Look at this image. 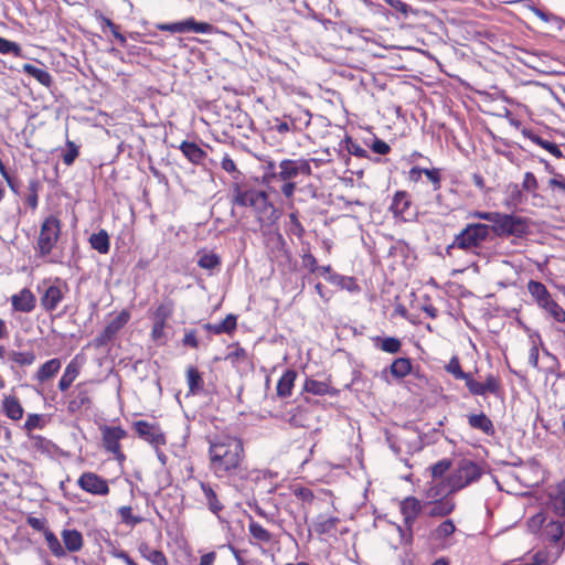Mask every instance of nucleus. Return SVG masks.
Wrapping results in <instances>:
<instances>
[{
  "label": "nucleus",
  "instance_id": "f257e3e1",
  "mask_svg": "<svg viewBox=\"0 0 565 565\" xmlns=\"http://www.w3.org/2000/svg\"><path fill=\"white\" fill-rule=\"evenodd\" d=\"M209 470L218 479L243 477L246 471V454L243 439L228 433L207 437Z\"/></svg>",
  "mask_w": 565,
  "mask_h": 565
},
{
  "label": "nucleus",
  "instance_id": "f03ea898",
  "mask_svg": "<svg viewBox=\"0 0 565 565\" xmlns=\"http://www.w3.org/2000/svg\"><path fill=\"white\" fill-rule=\"evenodd\" d=\"M539 526L537 537L544 548L532 556V565L553 564L565 550V522L563 518H550L545 512L532 516V526Z\"/></svg>",
  "mask_w": 565,
  "mask_h": 565
},
{
  "label": "nucleus",
  "instance_id": "7ed1b4c3",
  "mask_svg": "<svg viewBox=\"0 0 565 565\" xmlns=\"http://www.w3.org/2000/svg\"><path fill=\"white\" fill-rule=\"evenodd\" d=\"M232 203L242 207H252L259 228L274 225L281 215L265 191L245 184H233Z\"/></svg>",
  "mask_w": 565,
  "mask_h": 565
},
{
  "label": "nucleus",
  "instance_id": "20e7f679",
  "mask_svg": "<svg viewBox=\"0 0 565 565\" xmlns=\"http://www.w3.org/2000/svg\"><path fill=\"white\" fill-rule=\"evenodd\" d=\"M62 228L63 223L57 214H49L42 218L33 246L36 257L49 259L52 256L62 239Z\"/></svg>",
  "mask_w": 565,
  "mask_h": 565
},
{
  "label": "nucleus",
  "instance_id": "39448f33",
  "mask_svg": "<svg viewBox=\"0 0 565 565\" xmlns=\"http://www.w3.org/2000/svg\"><path fill=\"white\" fill-rule=\"evenodd\" d=\"M490 236V226L483 223H469L458 233L452 243L446 248V253L450 255L454 248L466 252L477 253L476 250L488 241Z\"/></svg>",
  "mask_w": 565,
  "mask_h": 565
},
{
  "label": "nucleus",
  "instance_id": "423d86ee",
  "mask_svg": "<svg viewBox=\"0 0 565 565\" xmlns=\"http://www.w3.org/2000/svg\"><path fill=\"white\" fill-rule=\"evenodd\" d=\"M532 498L551 509L558 518L565 516V480L555 484L532 487Z\"/></svg>",
  "mask_w": 565,
  "mask_h": 565
},
{
  "label": "nucleus",
  "instance_id": "0eeeda50",
  "mask_svg": "<svg viewBox=\"0 0 565 565\" xmlns=\"http://www.w3.org/2000/svg\"><path fill=\"white\" fill-rule=\"evenodd\" d=\"M175 310V302L170 297H164L151 310L150 318L152 321L150 337L151 340L159 344H164L167 334L166 329L169 327V321L172 319Z\"/></svg>",
  "mask_w": 565,
  "mask_h": 565
},
{
  "label": "nucleus",
  "instance_id": "6e6552de",
  "mask_svg": "<svg viewBox=\"0 0 565 565\" xmlns=\"http://www.w3.org/2000/svg\"><path fill=\"white\" fill-rule=\"evenodd\" d=\"M40 291V305L45 312L55 311L70 291L67 282L60 278H50L42 281Z\"/></svg>",
  "mask_w": 565,
  "mask_h": 565
},
{
  "label": "nucleus",
  "instance_id": "1a4fd4ad",
  "mask_svg": "<svg viewBox=\"0 0 565 565\" xmlns=\"http://www.w3.org/2000/svg\"><path fill=\"white\" fill-rule=\"evenodd\" d=\"M482 470L478 463L462 459L448 477V492H458L480 479Z\"/></svg>",
  "mask_w": 565,
  "mask_h": 565
},
{
  "label": "nucleus",
  "instance_id": "9d476101",
  "mask_svg": "<svg viewBox=\"0 0 565 565\" xmlns=\"http://www.w3.org/2000/svg\"><path fill=\"white\" fill-rule=\"evenodd\" d=\"M99 429L102 433L103 449L107 454H110L119 465H122L127 457L122 450L120 441L128 437V431L121 426L108 425H103Z\"/></svg>",
  "mask_w": 565,
  "mask_h": 565
},
{
  "label": "nucleus",
  "instance_id": "9b49d317",
  "mask_svg": "<svg viewBox=\"0 0 565 565\" xmlns=\"http://www.w3.org/2000/svg\"><path fill=\"white\" fill-rule=\"evenodd\" d=\"M247 531L249 544L258 548L263 554L274 551L279 544V536L267 530L263 524L254 520L253 516H248Z\"/></svg>",
  "mask_w": 565,
  "mask_h": 565
},
{
  "label": "nucleus",
  "instance_id": "f8f14e48",
  "mask_svg": "<svg viewBox=\"0 0 565 565\" xmlns=\"http://www.w3.org/2000/svg\"><path fill=\"white\" fill-rule=\"evenodd\" d=\"M489 226L490 232L492 231L498 236H521L527 231V222L524 218L499 212H495Z\"/></svg>",
  "mask_w": 565,
  "mask_h": 565
},
{
  "label": "nucleus",
  "instance_id": "ddd939ff",
  "mask_svg": "<svg viewBox=\"0 0 565 565\" xmlns=\"http://www.w3.org/2000/svg\"><path fill=\"white\" fill-rule=\"evenodd\" d=\"M532 297L546 316L557 322L565 321V310L553 299L542 282L532 280Z\"/></svg>",
  "mask_w": 565,
  "mask_h": 565
},
{
  "label": "nucleus",
  "instance_id": "4468645a",
  "mask_svg": "<svg viewBox=\"0 0 565 565\" xmlns=\"http://www.w3.org/2000/svg\"><path fill=\"white\" fill-rule=\"evenodd\" d=\"M132 429L138 438L149 444L158 450L167 444V437L159 423H150L148 420H135Z\"/></svg>",
  "mask_w": 565,
  "mask_h": 565
},
{
  "label": "nucleus",
  "instance_id": "2eb2a0df",
  "mask_svg": "<svg viewBox=\"0 0 565 565\" xmlns=\"http://www.w3.org/2000/svg\"><path fill=\"white\" fill-rule=\"evenodd\" d=\"M310 177L312 174L310 161L308 159H284L279 162V171L269 175L273 180L288 181L298 175Z\"/></svg>",
  "mask_w": 565,
  "mask_h": 565
},
{
  "label": "nucleus",
  "instance_id": "dca6fc26",
  "mask_svg": "<svg viewBox=\"0 0 565 565\" xmlns=\"http://www.w3.org/2000/svg\"><path fill=\"white\" fill-rule=\"evenodd\" d=\"M92 381H83L75 385L70 394L67 402V412L72 415L88 411L93 405V392L88 387Z\"/></svg>",
  "mask_w": 565,
  "mask_h": 565
},
{
  "label": "nucleus",
  "instance_id": "f3484780",
  "mask_svg": "<svg viewBox=\"0 0 565 565\" xmlns=\"http://www.w3.org/2000/svg\"><path fill=\"white\" fill-rule=\"evenodd\" d=\"M388 210L392 212L394 218L403 222H409L416 216L412 196L405 190H399L394 193Z\"/></svg>",
  "mask_w": 565,
  "mask_h": 565
},
{
  "label": "nucleus",
  "instance_id": "a211bd4d",
  "mask_svg": "<svg viewBox=\"0 0 565 565\" xmlns=\"http://www.w3.org/2000/svg\"><path fill=\"white\" fill-rule=\"evenodd\" d=\"M129 320V311L121 310L115 318L107 322L104 330L93 340L94 348L99 349L107 345L116 338Z\"/></svg>",
  "mask_w": 565,
  "mask_h": 565
},
{
  "label": "nucleus",
  "instance_id": "6ab92c4d",
  "mask_svg": "<svg viewBox=\"0 0 565 565\" xmlns=\"http://www.w3.org/2000/svg\"><path fill=\"white\" fill-rule=\"evenodd\" d=\"M77 486L85 492L106 497L110 492L108 481L96 472L85 471L77 479Z\"/></svg>",
  "mask_w": 565,
  "mask_h": 565
},
{
  "label": "nucleus",
  "instance_id": "aec40b11",
  "mask_svg": "<svg viewBox=\"0 0 565 565\" xmlns=\"http://www.w3.org/2000/svg\"><path fill=\"white\" fill-rule=\"evenodd\" d=\"M156 28L159 31H167L171 33H211L213 25L207 22H198L194 18H189L184 21L173 23H157Z\"/></svg>",
  "mask_w": 565,
  "mask_h": 565
},
{
  "label": "nucleus",
  "instance_id": "412c9836",
  "mask_svg": "<svg viewBox=\"0 0 565 565\" xmlns=\"http://www.w3.org/2000/svg\"><path fill=\"white\" fill-rule=\"evenodd\" d=\"M465 384L469 393L473 396H486L487 394L498 395L501 392L500 379L493 374H488L484 382H478L470 374Z\"/></svg>",
  "mask_w": 565,
  "mask_h": 565
},
{
  "label": "nucleus",
  "instance_id": "4be33fe9",
  "mask_svg": "<svg viewBox=\"0 0 565 565\" xmlns=\"http://www.w3.org/2000/svg\"><path fill=\"white\" fill-rule=\"evenodd\" d=\"M424 507L425 504L414 495H408L399 501V512L403 516V524L407 531L412 532Z\"/></svg>",
  "mask_w": 565,
  "mask_h": 565
},
{
  "label": "nucleus",
  "instance_id": "5701e85b",
  "mask_svg": "<svg viewBox=\"0 0 565 565\" xmlns=\"http://www.w3.org/2000/svg\"><path fill=\"white\" fill-rule=\"evenodd\" d=\"M200 488L207 510L215 516L220 518L221 512L225 508L223 497L220 492V487L217 484L202 481L200 482Z\"/></svg>",
  "mask_w": 565,
  "mask_h": 565
},
{
  "label": "nucleus",
  "instance_id": "b1692460",
  "mask_svg": "<svg viewBox=\"0 0 565 565\" xmlns=\"http://www.w3.org/2000/svg\"><path fill=\"white\" fill-rule=\"evenodd\" d=\"M457 532V526L451 519L440 522L431 532L430 539L440 548H448L454 544L452 536Z\"/></svg>",
  "mask_w": 565,
  "mask_h": 565
},
{
  "label": "nucleus",
  "instance_id": "393cba45",
  "mask_svg": "<svg viewBox=\"0 0 565 565\" xmlns=\"http://www.w3.org/2000/svg\"><path fill=\"white\" fill-rule=\"evenodd\" d=\"M425 174L428 181L433 185L434 191H439L441 189V169L439 168H420V167H413L409 169L407 173V180L411 183H418L422 180V175Z\"/></svg>",
  "mask_w": 565,
  "mask_h": 565
},
{
  "label": "nucleus",
  "instance_id": "a878e982",
  "mask_svg": "<svg viewBox=\"0 0 565 565\" xmlns=\"http://www.w3.org/2000/svg\"><path fill=\"white\" fill-rule=\"evenodd\" d=\"M11 307L14 312L30 313L36 307V297L31 289L24 287L10 297Z\"/></svg>",
  "mask_w": 565,
  "mask_h": 565
},
{
  "label": "nucleus",
  "instance_id": "bb28decb",
  "mask_svg": "<svg viewBox=\"0 0 565 565\" xmlns=\"http://www.w3.org/2000/svg\"><path fill=\"white\" fill-rule=\"evenodd\" d=\"M284 118L288 119L291 132L296 134L303 131L310 126L312 115L306 108H297L295 111L284 115Z\"/></svg>",
  "mask_w": 565,
  "mask_h": 565
},
{
  "label": "nucleus",
  "instance_id": "cd10ccee",
  "mask_svg": "<svg viewBox=\"0 0 565 565\" xmlns=\"http://www.w3.org/2000/svg\"><path fill=\"white\" fill-rule=\"evenodd\" d=\"M387 373L394 380L401 381L413 373V363L409 358H397L393 360L391 365L382 371V375L385 376Z\"/></svg>",
  "mask_w": 565,
  "mask_h": 565
},
{
  "label": "nucleus",
  "instance_id": "c85d7f7f",
  "mask_svg": "<svg viewBox=\"0 0 565 565\" xmlns=\"http://www.w3.org/2000/svg\"><path fill=\"white\" fill-rule=\"evenodd\" d=\"M425 505L430 507L428 511L430 518H446L455 511L457 503L454 498L447 497L426 502Z\"/></svg>",
  "mask_w": 565,
  "mask_h": 565
},
{
  "label": "nucleus",
  "instance_id": "c756f323",
  "mask_svg": "<svg viewBox=\"0 0 565 565\" xmlns=\"http://www.w3.org/2000/svg\"><path fill=\"white\" fill-rule=\"evenodd\" d=\"M65 554L79 552L84 546L83 534L76 529H64L61 532Z\"/></svg>",
  "mask_w": 565,
  "mask_h": 565
},
{
  "label": "nucleus",
  "instance_id": "7c9ffc66",
  "mask_svg": "<svg viewBox=\"0 0 565 565\" xmlns=\"http://www.w3.org/2000/svg\"><path fill=\"white\" fill-rule=\"evenodd\" d=\"M180 151L182 154L192 163L195 166L203 164L206 152L194 141H188L183 140L181 145L179 146Z\"/></svg>",
  "mask_w": 565,
  "mask_h": 565
},
{
  "label": "nucleus",
  "instance_id": "2f4dec72",
  "mask_svg": "<svg viewBox=\"0 0 565 565\" xmlns=\"http://www.w3.org/2000/svg\"><path fill=\"white\" fill-rule=\"evenodd\" d=\"M468 425L475 430H479L487 436H494L495 428L492 420L484 414H469L467 416Z\"/></svg>",
  "mask_w": 565,
  "mask_h": 565
},
{
  "label": "nucleus",
  "instance_id": "473e14b6",
  "mask_svg": "<svg viewBox=\"0 0 565 565\" xmlns=\"http://www.w3.org/2000/svg\"><path fill=\"white\" fill-rule=\"evenodd\" d=\"M297 376V372L292 369H288L282 373L276 385V394L279 398L291 396Z\"/></svg>",
  "mask_w": 565,
  "mask_h": 565
},
{
  "label": "nucleus",
  "instance_id": "72a5a7b5",
  "mask_svg": "<svg viewBox=\"0 0 565 565\" xmlns=\"http://www.w3.org/2000/svg\"><path fill=\"white\" fill-rule=\"evenodd\" d=\"M81 366L82 365L78 362L77 356L70 361L57 384V387L61 392H66L72 386V384L81 373Z\"/></svg>",
  "mask_w": 565,
  "mask_h": 565
},
{
  "label": "nucleus",
  "instance_id": "f704fd0d",
  "mask_svg": "<svg viewBox=\"0 0 565 565\" xmlns=\"http://www.w3.org/2000/svg\"><path fill=\"white\" fill-rule=\"evenodd\" d=\"M3 414L11 420L18 422L22 419L24 409L15 395L4 396L1 403Z\"/></svg>",
  "mask_w": 565,
  "mask_h": 565
},
{
  "label": "nucleus",
  "instance_id": "c9c22d12",
  "mask_svg": "<svg viewBox=\"0 0 565 565\" xmlns=\"http://www.w3.org/2000/svg\"><path fill=\"white\" fill-rule=\"evenodd\" d=\"M228 352L225 355V360L228 361L232 366L239 367L249 363V355L245 348L238 342L231 343L227 347Z\"/></svg>",
  "mask_w": 565,
  "mask_h": 565
},
{
  "label": "nucleus",
  "instance_id": "e433bc0d",
  "mask_svg": "<svg viewBox=\"0 0 565 565\" xmlns=\"http://www.w3.org/2000/svg\"><path fill=\"white\" fill-rule=\"evenodd\" d=\"M371 341L375 349L388 354H396L402 350V341L396 337L375 335Z\"/></svg>",
  "mask_w": 565,
  "mask_h": 565
},
{
  "label": "nucleus",
  "instance_id": "4c0bfd02",
  "mask_svg": "<svg viewBox=\"0 0 565 565\" xmlns=\"http://www.w3.org/2000/svg\"><path fill=\"white\" fill-rule=\"evenodd\" d=\"M189 395H199L204 391L202 373L194 365H189L185 371Z\"/></svg>",
  "mask_w": 565,
  "mask_h": 565
},
{
  "label": "nucleus",
  "instance_id": "58836bf2",
  "mask_svg": "<svg viewBox=\"0 0 565 565\" xmlns=\"http://www.w3.org/2000/svg\"><path fill=\"white\" fill-rule=\"evenodd\" d=\"M310 412L308 407L298 405L289 412L288 424L295 428H307L310 426Z\"/></svg>",
  "mask_w": 565,
  "mask_h": 565
},
{
  "label": "nucleus",
  "instance_id": "ea45409f",
  "mask_svg": "<svg viewBox=\"0 0 565 565\" xmlns=\"http://www.w3.org/2000/svg\"><path fill=\"white\" fill-rule=\"evenodd\" d=\"M343 150H347L349 154L354 156L356 158H367V151L356 142L351 136L345 135V137L340 141V150L339 154L349 161L350 158L342 153Z\"/></svg>",
  "mask_w": 565,
  "mask_h": 565
},
{
  "label": "nucleus",
  "instance_id": "a19ab883",
  "mask_svg": "<svg viewBox=\"0 0 565 565\" xmlns=\"http://www.w3.org/2000/svg\"><path fill=\"white\" fill-rule=\"evenodd\" d=\"M448 478L439 481H434L428 483L427 489L425 490L426 502L439 500L449 497L454 492H448Z\"/></svg>",
  "mask_w": 565,
  "mask_h": 565
},
{
  "label": "nucleus",
  "instance_id": "79ce46f5",
  "mask_svg": "<svg viewBox=\"0 0 565 565\" xmlns=\"http://www.w3.org/2000/svg\"><path fill=\"white\" fill-rule=\"evenodd\" d=\"M61 366V360L57 358H53L44 362L35 373L36 381L40 383L47 382L58 373Z\"/></svg>",
  "mask_w": 565,
  "mask_h": 565
},
{
  "label": "nucleus",
  "instance_id": "37998d69",
  "mask_svg": "<svg viewBox=\"0 0 565 565\" xmlns=\"http://www.w3.org/2000/svg\"><path fill=\"white\" fill-rule=\"evenodd\" d=\"M340 519L338 516H324L319 514L313 522V530L318 535L333 534L337 531Z\"/></svg>",
  "mask_w": 565,
  "mask_h": 565
},
{
  "label": "nucleus",
  "instance_id": "c03bdc74",
  "mask_svg": "<svg viewBox=\"0 0 565 565\" xmlns=\"http://www.w3.org/2000/svg\"><path fill=\"white\" fill-rule=\"evenodd\" d=\"M328 281L332 285L338 286L341 289H344L351 294H358L361 291V287L356 280V278L351 276H343L340 274H330L328 277Z\"/></svg>",
  "mask_w": 565,
  "mask_h": 565
},
{
  "label": "nucleus",
  "instance_id": "a18cd8bd",
  "mask_svg": "<svg viewBox=\"0 0 565 565\" xmlns=\"http://www.w3.org/2000/svg\"><path fill=\"white\" fill-rule=\"evenodd\" d=\"M22 71L45 87H51L53 84V78L45 68H40L33 64L25 63L22 65Z\"/></svg>",
  "mask_w": 565,
  "mask_h": 565
},
{
  "label": "nucleus",
  "instance_id": "49530a36",
  "mask_svg": "<svg viewBox=\"0 0 565 565\" xmlns=\"http://www.w3.org/2000/svg\"><path fill=\"white\" fill-rule=\"evenodd\" d=\"M90 247L99 254H107L110 249V238L106 230L102 228L89 237Z\"/></svg>",
  "mask_w": 565,
  "mask_h": 565
},
{
  "label": "nucleus",
  "instance_id": "de8ad7c7",
  "mask_svg": "<svg viewBox=\"0 0 565 565\" xmlns=\"http://www.w3.org/2000/svg\"><path fill=\"white\" fill-rule=\"evenodd\" d=\"M42 189V184L39 179L34 178L28 182V191L24 196V204L30 207L31 211H35L39 206V193Z\"/></svg>",
  "mask_w": 565,
  "mask_h": 565
},
{
  "label": "nucleus",
  "instance_id": "09e8293b",
  "mask_svg": "<svg viewBox=\"0 0 565 565\" xmlns=\"http://www.w3.org/2000/svg\"><path fill=\"white\" fill-rule=\"evenodd\" d=\"M532 12H534L535 15L545 25V28L541 31L542 33L547 34L552 30L559 29V19L555 14L534 7H532Z\"/></svg>",
  "mask_w": 565,
  "mask_h": 565
},
{
  "label": "nucleus",
  "instance_id": "8fccbe9b",
  "mask_svg": "<svg viewBox=\"0 0 565 565\" xmlns=\"http://www.w3.org/2000/svg\"><path fill=\"white\" fill-rule=\"evenodd\" d=\"M532 143H535L542 149L546 150L551 156H553L556 159H561L564 157L559 146L553 140L545 139L541 136L532 134Z\"/></svg>",
  "mask_w": 565,
  "mask_h": 565
},
{
  "label": "nucleus",
  "instance_id": "3c124183",
  "mask_svg": "<svg viewBox=\"0 0 565 565\" xmlns=\"http://www.w3.org/2000/svg\"><path fill=\"white\" fill-rule=\"evenodd\" d=\"M524 194L520 189L519 184H509L505 188V199L504 204L508 207H516L519 204L523 202Z\"/></svg>",
  "mask_w": 565,
  "mask_h": 565
},
{
  "label": "nucleus",
  "instance_id": "603ef678",
  "mask_svg": "<svg viewBox=\"0 0 565 565\" xmlns=\"http://www.w3.org/2000/svg\"><path fill=\"white\" fill-rule=\"evenodd\" d=\"M303 391L313 395H327L331 393L329 382L317 381L313 379H306L303 383Z\"/></svg>",
  "mask_w": 565,
  "mask_h": 565
},
{
  "label": "nucleus",
  "instance_id": "864d4df0",
  "mask_svg": "<svg viewBox=\"0 0 565 565\" xmlns=\"http://www.w3.org/2000/svg\"><path fill=\"white\" fill-rule=\"evenodd\" d=\"M43 535H44L47 548L50 550L52 555H54L55 557H64L65 548L61 544L58 537L51 530H45Z\"/></svg>",
  "mask_w": 565,
  "mask_h": 565
},
{
  "label": "nucleus",
  "instance_id": "5fc2aeb1",
  "mask_svg": "<svg viewBox=\"0 0 565 565\" xmlns=\"http://www.w3.org/2000/svg\"><path fill=\"white\" fill-rule=\"evenodd\" d=\"M9 359L18 364L19 366H29V365H32L35 360H36V355L34 353V351L30 350V351H11L9 353Z\"/></svg>",
  "mask_w": 565,
  "mask_h": 565
},
{
  "label": "nucleus",
  "instance_id": "6e6d98bb",
  "mask_svg": "<svg viewBox=\"0 0 565 565\" xmlns=\"http://www.w3.org/2000/svg\"><path fill=\"white\" fill-rule=\"evenodd\" d=\"M290 491L292 495L302 503V505H311L315 500L313 491L308 487L294 484L290 487Z\"/></svg>",
  "mask_w": 565,
  "mask_h": 565
},
{
  "label": "nucleus",
  "instance_id": "4d7b16f0",
  "mask_svg": "<svg viewBox=\"0 0 565 565\" xmlns=\"http://www.w3.org/2000/svg\"><path fill=\"white\" fill-rule=\"evenodd\" d=\"M118 515L120 518L121 523L134 527L137 524H140L143 522V518L140 515H135L132 508L130 505H122L118 509Z\"/></svg>",
  "mask_w": 565,
  "mask_h": 565
},
{
  "label": "nucleus",
  "instance_id": "13d9d810",
  "mask_svg": "<svg viewBox=\"0 0 565 565\" xmlns=\"http://www.w3.org/2000/svg\"><path fill=\"white\" fill-rule=\"evenodd\" d=\"M222 264L221 257L211 252V253H202L198 259V266L203 269L214 270L218 268Z\"/></svg>",
  "mask_w": 565,
  "mask_h": 565
},
{
  "label": "nucleus",
  "instance_id": "bf43d9fd",
  "mask_svg": "<svg viewBox=\"0 0 565 565\" xmlns=\"http://www.w3.org/2000/svg\"><path fill=\"white\" fill-rule=\"evenodd\" d=\"M446 371L451 374L456 380H463L466 381L467 377L471 374V373H466L463 372L462 367H461V364H460V360L458 356L454 355L448 364L445 366Z\"/></svg>",
  "mask_w": 565,
  "mask_h": 565
},
{
  "label": "nucleus",
  "instance_id": "052dcab7",
  "mask_svg": "<svg viewBox=\"0 0 565 565\" xmlns=\"http://www.w3.org/2000/svg\"><path fill=\"white\" fill-rule=\"evenodd\" d=\"M268 130L276 132L280 136H285L291 132L288 119L279 117H274L271 120L268 121Z\"/></svg>",
  "mask_w": 565,
  "mask_h": 565
},
{
  "label": "nucleus",
  "instance_id": "680f3d73",
  "mask_svg": "<svg viewBox=\"0 0 565 565\" xmlns=\"http://www.w3.org/2000/svg\"><path fill=\"white\" fill-rule=\"evenodd\" d=\"M0 53L1 54H12L15 57H22L23 52L22 47L19 43L10 41L0 36Z\"/></svg>",
  "mask_w": 565,
  "mask_h": 565
},
{
  "label": "nucleus",
  "instance_id": "e2e57ef3",
  "mask_svg": "<svg viewBox=\"0 0 565 565\" xmlns=\"http://www.w3.org/2000/svg\"><path fill=\"white\" fill-rule=\"evenodd\" d=\"M452 466V461L448 458H444L436 463L430 466V475L433 479H441Z\"/></svg>",
  "mask_w": 565,
  "mask_h": 565
},
{
  "label": "nucleus",
  "instance_id": "0e129e2a",
  "mask_svg": "<svg viewBox=\"0 0 565 565\" xmlns=\"http://www.w3.org/2000/svg\"><path fill=\"white\" fill-rule=\"evenodd\" d=\"M65 145L67 149L65 152H63L62 160L65 166L70 167L79 156V147L70 139L66 140Z\"/></svg>",
  "mask_w": 565,
  "mask_h": 565
},
{
  "label": "nucleus",
  "instance_id": "69168bd1",
  "mask_svg": "<svg viewBox=\"0 0 565 565\" xmlns=\"http://www.w3.org/2000/svg\"><path fill=\"white\" fill-rule=\"evenodd\" d=\"M288 217H289L288 233L298 238H301L305 235L306 231L298 217V213L291 212Z\"/></svg>",
  "mask_w": 565,
  "mask_h": 565
},
{
  "label": "nucleus",
  "instance_id": "338daca9",
  "mask_svg": "<svg viewBox=\"0 0 565 565\" xmlns=\"http://www.w3.org/2000/svg\"><path fill=\"white\" fill-rule=\"evenodd\" d=\"M282 185L280 186V192L287 200L288 207L292 209L295 205V191H296V182L294 180L282 181Z\"/></svg>",
  "mask_w": 565,
  "mask_h": 565
},
{
  "label": "nucleus",
  "instance_id": "774afa93",
  "mask_svg": "<svg viewBox=\"0 0 565 565\" xmlns=\"http://www.w3.org/2000/svg\"><path fill=\"white\" fill-rule=\"evenodd\" d=\"M100 21L104 26H107L110 30L111 34L120 43V45L125 46L127 39L122 33H120V26L104 15H100Z\"/></svg>",
  "mask_w": 565,
  "mask_h": 565
}]
</instances>
